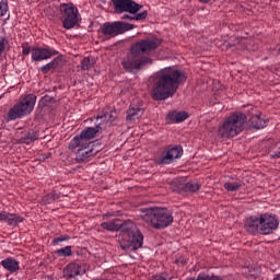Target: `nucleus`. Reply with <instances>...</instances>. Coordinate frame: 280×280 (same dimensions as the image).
Wrapping results in <instances>:
<instances>
[{
  "label": "nucleus",
  "instance_id": "41",
  "mask_svg": "<svg viewBox=\"0 0 280 280\" xmlns=\"http://www.w3.org/2000/svg\"><path fill=\"white\" fill-rule=\"evenodd\" d=\"M44 201H45V202H49V196H46V197L44 198Z\"/></svg>",
  "mask_w": 280,
  "mask_h": 280
},
{
  "label": "nucleus",
  "instance_id": "21",
  "mask_svg": "<svg viewBox=\"0 0 280 280\" xmlns=\"http://www.w3.org/2000/svg\"><path fill=\"white\" fill-rule=\"evenodd\" d=\"M174 152H176V147L166 150L161 159L156 161L158 165H170V163H174Z\"/></svg>",
  "mask_w": 280,
  "mask_h": 280
},
{
  "label": "nucleus",
  "instance_id": "13",
  "mask_svg": "<svg viewBox=\"0 0 280 280\" xmlns=\"http://www.w3.org/2000/svg\"><path fill=\"white\" fill-rule=\"evenodd\" d=\"M54 56H58V50L49 46L32 48L31 58L33 62H43V60H49Z\"/></svg>",
  "mask_w": 280,
  "mask_h": 280
},
{
  "label": "nucleus",
  "instance_id": "18",
  "mask_svg": "<svg viewBox=\"0 0 280 280\" xmlns=\"http://www.w3.org/2000/svg\"><path fill=\"white\" fill-rule=\"evenodd\" d=\"M25 219L16 213L0 212V222H7L8 226H19Z\"/></svg>",
  "mask_w": 280,
  "mask_h": 280
},
{
  "label": "nucleus",
  "instance_id": "33",
  "mask_svg": "<svg viewBox=\"0 0 280 280\" xmlns=\"http://www.w3.org/2000/svg\"><path fill=\"white\" fill-rule=\"evenodd\" d=\"M167 124H174L176 121V112H170L166 116Z\"/></svg>",
  "mask_w": 280,
  "mask_h": 280
},
{
  "label": "nucleus",
  "instance_id": "34",
  "mask_svg": "<svg viewBox=\"0 0 280 280\" xmlns=\"http://www.w3.org/2000/svg\"><path fill=\"white\" fill-rule=\"evenodd\" d=\"M67 241H69V236L63 235V236L55 238L52 241V244L57 245V244H60V242H67Z\"/></svg>",
  "mask_w": 280,
  "mask_h": 280
},
{
  "label": "nucleus",
  "instance_id": "25",
  "mask_svg": "<svg viewBox=\"0 0 280 280\" xmlns=\"http://www.w3.org/2000/svg\"><path fill=\"white\" fill-rule=\"evenodd\" d=\"M58 65H60V57L55 58L52 61L46 63L45 66L39 68V71L42 73H47L48 71H51L52 69H57Z\"/></svg>",
  "mask_w": 280,
  "mask_h": 280
},
{
  "label": "nucleus",
  "instance_id": "17",
  "mask_svg": "<svg viewBox=\"0 0 280 280\" xmlns=\"http://www.w3.org/2000/svg\"><path fill=\"white\" fill-rule=\"evenodd\" d=\"M245 231L252 233L253 235L260 233L261 234V218L252 215L245 221Z\"/></svg>",
  "mask_w": 280,
  "mask_h": 280
},
{
  "label": "nucleus",
  "instance_id": "26",
  "mask_svg": "<svg viewBox=\"0 0 280 280\" xmlns=\"http://www.w3.org/2000/svg\"><path fill=\"white\" fill-rule=\"evenodd\" d=\"M36 139H38L37 132H26L21 137L20 143H26V145H30V143H34Z\"/></svg>",
  "mask_w": 280,
  "mask_h": 280
},
{
  "label": "nucleus",
  "instance_id": "1",
  "mask_svg": "<svg viewBox=\"0 0 280 280\" xmlns=\"http://www.w3.org/2000/svg\"><path fill=\"white\" fill-rule=\"evenodd\" d=\"M159 45H161V40L156 38H147L137 42L131 48V54L121 61L124 69L129 71V73H137L145 65H152L150 57L141 58V56L154 51Z\"/></svg>",
  "mask_w": 280,
  "mask_h": 280
},
{
  "label": "nucleus",
  "instance_id": "8",
  "mask_svg": "<svg viewBox=\"0 0 280 280\" xmlns=\"http://www.w3.org/2000/svg\"><path fill=\"white\" fill-rule=\"evenodd\" d=\"M65 30H73L78 25V8L73 3H62L59 7Z\"/></svg>",
  "mask_w": 280,
  "mask_h": 280
},
{
  "label": "nucleus",
  "instance_id": "36",
  "mask_svg": "<svg viewBox=\"0 0 280 280\" xmlns=\"http://www.w3.org/2000/svg\"><path fill=\"white\" fill-rule=\"evenodd\" d=\"M150 280H167V278L163 273H161L152 276Z\"/></svg>",
  "mask_w": 280,
  "mask_h": 280
},
{
  "label": "nucleus",
  "instance_id": "6",
  "mask_svg": "<svg viewBox=\"0 0 280 280\" xmlns=\"http://www.w3.org/2000/svg\"><path fill=\"white\" fill-rule=\"evenodd\" d=\"M34 106H36V95L27 94L8 112V121H14L30 115L34 110Z\"/></svg>",
  "mask_w": 280,
  "mask_h": 280
},
{
  "label": "nucleus",
  "instance_id": "38",
  "mask_svg": "<svg viewBox=\"0 0 280 280\" xmlns=\"http://www.w3.org/2000/svg\"><path fill=\"white\" fill-rule=\"evenodd\" d=\"M5 49V38L0 39V55L3 54V50Z\"/></svg>",
  "mask_w": 280,
  "mask_h": 280
},
{
  "label": "nucleus",
  "instance_id": "37",
  "mask_svg": "<svg viewBox=\"0 0 280 280\" xmlns=\"http://www.w3.org/2000/svg\"><path fill=\"white\" fill-rule=\"evenodd\" d=\"M180 156H183V147L177 145L176 147V159H180Z\"/></svg>",
  "mask_w": 280,
  "mask_h": 280
},
{
  "label": "nucleus",
  "instance_id": "15",
  "mask_svg": "<svg viewBox=\"0 0 280 280\" xmlns=\"http://www.w3.org/2000/svg\"><path fill=\"white\" fill-rule=\"evenodd\" d=\"M117 119V112L112 107H105L96 117V124H102V129L110 126Z\"/></svg>",
  "mask_w": 280,
  "mask_h": 280
},
{
  "label": "nucleus",
  "instance_id": "23",
  "mask_svg": "<svg viewBox=\"0 0 280 280\" xmlns=\"http://www.w3.org/2000/svg\"><path fill=\"white\" fill-rule=\"evenodd\" d=\"M101 229L115 233L121 230V221L119 219H113L112 221L103 222Z\"/></svg>",
  "mask_w": 280,
  "mask_h": 280
},
{
  "label": "nucleus",
  "instance_id": "22",
  "mask_svg": "<svg viewBox=\"0 0 280 280\" xmlns=\"http://www.w3.org/2000/svg\"><path fill=\"white\" fill-rule=\"evenodd\" d=\"M0 266H2L4 270H8L9 272H18L20 268L19 261L12 257L1 260Z\"/></svg>",
  "mask_w": 280,
  "mask_h": 280
},
{
  "label": "nucleus",
  "instance_id": "29",
  "mask_svg": "<svg viewBox=\"0 0 280 280\" xmlns=\"http://www.w3.org/2000/svg\"><path fill=\"white\" fill-rule=\"evenodd\" d=\"M187 82V73L184 70H176V86Z\"/></svg>",
  "mask_w": 280,
  "mask_h": 280
},
{
  "label": "nucleus",
  "instance_id": "3",
  "mask_svg": "<svg viewBox=\"0 0 280 280\" xmlns=\"http://www.w3.org/2000/svg\"><path fill=\"white\" fill-rule=\"evenodd\" d=\"M140 218L148 226L156 230L167 229L174 222L172 212L166 208H143L140 210Z\"/></svg>",
  "mask_w": 280,
  "mask_h": 280
},
{
  "label": "nucleus",
  "instance_id": "14",
  "mask_svg": "<svg viewBox=\"0 0 280 280\" xmlns=\"http://www.w3.org/2000/svg\"><path fill=\"white\" fill-rule=\"evenodd\" d=\"M75 154L77 163H84V161H89L91 156H95V151L93 150V143H79V147L74 150H70Z\"/></svg>",
  "mask_w": 280,
  "mask_h": 280
},
{
  "label": "nucleus",
  "instance_id": "7",
  "mask_svg": "<svg viewBox=\"0 0 280 280\" xmlns=\"http://www.w3.org/2000/svg\"><path fill=\"white\" fill-rule=\"evenodd\" d=\"M132 27H135V25L121 21L106 22L101 26V36L105 40H108L110 38H115V36H119V34L130 32Z\"/></svg>",
  "mask_w": 280,
  "mask_h": 280
},
{
  "label": "nucleus",
  "instance_id": "16",
  "mask_svg": "<svg viewBox=\"0 0 280 280\" xmlns=\"http://www.w3.org/2000/svg\"><path fill=\"white\" fill-rule=\"evenodd\" d=\"M247 117H249V126L256 130H261V128L268 126V119L261 118V114H257L256 108H252V112L248 113Z\"/></svg>",
  "mask_w": 280,
  "mask_h": 280
},
{
  "label": "nucleus",
  "instance_id": "30",
  "mask_svg": "<svg viewBox=\"0 0 280 280\" xmlns=\"http://www.w3.org/2000/svg\"><path fill=\"white\" fill-rule=\"evenodd\" d=\"M9 12L8 0H0V16H5Z\"/></svg>",
  "mask_w": 280,
  "mask_h": 280
},
{
  "label": "nucleus",
  "instance_id": "32",
  "mask_svg": "<svg viewBox=\"0 0 280 280\" xmlns=\"http://www.w3.org/2000/svg\"><path fill=\"white\" fill-rule=\"evenodd\" d=\"M59 257H71V246H66L56 252Z\"/></svg>",
  "mask_w": 280,
  "mask_h": 280
},
{
  "label": "nucleus",
  "instance_id": "4",
  "mask_svg": "<svg viewBox=\"0 0 280 280\" xmlns=\"http://www.w3.org/2000/svg\"><path fill=\"white\" fill-rule=\"evenodd\" d=\"M246 121H248V116H246V114H232L219 128V135L225 139L237 137V135L243 132L244 128H246Z\"/></svg>",
  "mask_w": 280,
  "mask_h": 280
},
{
  "label": "nucleus",
  "instance_id": "39",
  "mask_svg": "<svg viewBox=\"0 0 280 280\" xmlns=\"http://www.w3.org/2000/svg\"><path fill=\"white\" fill-rule=\"evenodd\" d=\"M271 159H280V147L278 148V150L273 153L270 154Z\"/></svg>",
  "mask_w": 280,
  "mask_h": 280
},
{
  "label": "nucleus",
  "instance_id": "5",
  "mask_svg": "<svg viewBox=\"0 0 280 280\" xmlns=\"http://www.w3.org/2000/svg\"><path fill=\"white\" fill-rule=\"evenodd\" d=\"M112 3L118 14H122V12L135 14L133 16L124 15V19H130V21H145L148 19V11L139 12L143 7L132 0H112Z\"/></svg>",
  "mask_w": 280,
  "mask_h": 280
},
{
  "label": "nucleus",
  "instance_id": "9",
  "mask_svg": "<svg viewBox=\"0 0 280 280\" xmlns=\"http://www.w3.org/2000/svg\"><path fill=\"white\" fill-rule=\"evenodd\" d=\"M102 122H96L95 128L88 127L79 136H75L69 143V150H75L80 148V143H91V139H95L97 137V132L102 130Z\"/></svg>",
  "mask_w": 280,
  "mask_h": 280
},
{
  "label": "nucleus",
  "instance_id": "28",
  "mask_svg": "<svg viewBox=\"0 0 280 280\" xmlns=\"http://www.w3.org/2000/svg\"><path fill=\"white\" fill-rule=\"evenodd\" d=\"M242 185H243L242 180L228 182L224 184V189H226V191H237V189H240Z\"/></svg>",
  "mask_w": 280,
  "mask_h": 280
},
{
  "label": "nucleus",
  "instance_id": "10",
  "mask_svg": "<svg viewBox=\"0 0 280 280\" xmlns=\"http://www.w3.org/2000/svg\"><path fill=\"white\" fill-rule=\"evenodd\" d=\"M279 229V219L270 213L260 214V235H270Z\"/></svg>",
  "mask_w": 280,
  "mask_h": 280
},
{
  "label": "nucleus",
  "instance_id": "2",
  "mask_svg": "<svg viewBox=\"0 0 280 280\" xmlns=\"http://www.w3.org/2000/svg\"><path fill=\"white\" fill-rule=\"evenodd\" d=\"M176 85V68H165L158 72L152 90V97L155 102H163L174 95Z\"/></svg>",
  "mask_w": 280,
  "mask_h": 280
},
{
  "label": "nucleus",
  "instance_id": "27",
  "mask_svg": "<svg viewBox=\"0 0 280 280\" xmlns=\"http://www.w3.org/2000/svg\"><path fill=\"white\" fill-rule=\"evenodd\" d=\"M95 67V59L90 57H84L81 62V69L83 71H89V69H93Z\"/></svg>",
  "mask_w": 280,
  "mask_h": 280
},
{
  "label": "nucleus",
  "instance_id": "20",
  "mask_svg": "<svg viewBox=\"0 0 280 280\" xmlns=\"http://www.w3.org/2000/svg\"><path fill=\"white\" fill-rule=\"evenodd\" d=\"M143 108L135 105H130L129 109L127 110V121H137V119H141L143 117Z\"/></svg>",
  "mask_w": 280,
  "mask_h": 280
},
{
  "label": "nucleus",
  "instance_id": "35",
  "mask_svg": "<svg viewBox=\"0 0 280 280\" xmlns=\"http://www.w3.org/2000/svg\"><path fill=\"white\" fill-rule=\"evenodd\" d=\"M22 54H23V56H30V54H32V47L22 46Z\"/></svg>",
  "mask_w": 280,
  "mask_h": 280
},
{
  "label": "nucleus",
  "instance_id": "12",
  "mask_svg": "<svg viewBox=\"0 0 280 280\" xmlns=\"http://www.w3.org/2000/svg\"><path fill=\"white\" fill-rule=\"evenodd\" d=\"M183 174V171L177 170V176L180 178V180L177 184V191L179 194H196L197 191H200V188L202 187V184L200 182H188L185 183L187 176H180Z\"/></svg>",
  "mask_w": 280,
  "mask_h": 280
},
{
  "label": "nucleus",
  "instance_id": "42",
  "mask_svg": "<svg viewBox=\"0 0 280 280\" xmlns=\"http://www.w3.org/2000/svg\"><path fill=\"white\" fill-rule=\"evenodd\" d=\"M273 280H280V275L276 276Z\"/></svg>",
  "mask_w": 280,
  "mask_h": 280
},
{
  "label": "nucleus",
  "instance_id": "11",
  "mask_svg": "<svg viewBox=\"0 0 280 280\" xmlns=\"http://www.w3.org/2000/svg\"><path fill=\"white\" fill-rule=\"evenodd\" d=\"M118 243L121 250H125V253H130V250H139V248L143 246V234L140 231H137L136 233L131 234V241L119 238Z\"/></svg>",
  "mask_w": 280,
  "mask_h": 280
},
{
  "label": "nucleus",
  "instance_id": "24",
  "mask_svg": "<svg viewBox=\"0 0 280 280\" xmlns=\"http://www.w3.org/2000/svg\"><path fill=\"white\" fill-rule=\"evenodd\" d=\"M120 231L127 233V235H133L137 230V224L132 220H126L124 223H120Z\"/></svg>",
  "mask_w": 280,
  "mask_h": 280
},
{
  "label": "nucleus",
  "instance_id": "31",
  "mask_svg": "<svg viewBox=\"0 0 280 280\" xmlns=\"http://www.w3.org/2000/svg\"><path fill=\"white\" fill-rule=\"evenodd\" d=\"M185 119H189V113L180 110L176 113V124H182Z\"/></svg>",
  "mask_w": 280,
  "mask_h": 280
},
{
  "label": "nucleus",
  "instance_id": "40",
  "mask_svg": "<svg viewBox=\"0 0 280 280\" xmlns=\"http://www.w3.org/2000/svg\"><path fill=\"white\" fill-rule=\"evenodd\" d=\"M211 0H198L199 3H209Z\"/></svg>",
  "mask_w": 280,
  "mask_h": 280
},
{
  "label": "nucleus",
  "instance_id": "19",
  "mask_svg": "<svg viewBox=\"0 0 280 280\" xmlns=\"http://www.w3.org/2000/svg\"><path fill=\"white\" fill-rule=\"evenodd\" d=\"M82 275H84L82 267L75 262L69 264L63 268V277L66 279H78Z\"/></svg>",
  "mask_w": 280,
  "mask_h": 280
}]
</instances>
